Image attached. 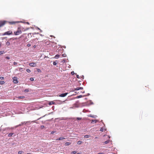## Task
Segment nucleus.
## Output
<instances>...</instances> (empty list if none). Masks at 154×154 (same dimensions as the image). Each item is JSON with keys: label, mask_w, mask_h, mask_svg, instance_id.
<instances>
[{"label": "nucleus", "mask_w": 154, "mask_h": 154, "mask_svg": "<svg viewBox=\"0 0 154 154\" xmlns=\"http://www.w3.org/2000/svg\"><path fill=\"white\" fill-rule=\"evenodd\" d=\"M7 22V21L5 20L0 21V28L3 26Z\"/></svg>", "instance_id": "f257e3e1"}, {"label": "nucleus", "mask_w": 154, "mask_h": 154, "mask_svg": "<svg viewBox=\"0 0 154 154\" xmlns=\"http://www.w3.org/2000/svg\"><path fill=\"white\" fill-rule=\"evenodd\" d=\"M22 33V32L20 28H18L17 31L14 32V34L15 35H17Z\"/></svg>", "instance_id": "f03ea898"}, {"label": "nucleus", "mask_w": 154, "mask_h": 154, "mask_svg": "<svg viewBox=\"0 0 154 154\" xmlns=\"http://www.w3.org/2000/svg\"><path fill=\"white\" fill-rule=\"evenodd\" d=\"M13 82L14 83L17 84L18 83V81L17 80V78L16 77H14L13 78Z\"/></svg>", "instance_id": "7ed1b4c3"}, {"label": "nucleus", "mask_w": 154, "mask_h": 154, "mask_svg": "<svg viewBox=\"0 0 154 154\" xmlns=\"http://www.w3.org/2000/svg\"><path fill=\"white\" fill-rule=\"evenodd\" d=\"M12 33V32L11 31H9L6 32H5L3 34V35H10Z\"/></svg>", "instance_id": "20e7f679"}, {"label": "nucleus", "mask_w": 154, "mask_h": 154, "mask_svg": "<svg viewBox=\"0 0 154 154\" xmlns=\"http://www.w3.org/2000/svg\"><path fill=\"white\" fill-rule=\"evenodd\" d=\"M29 65L30 66L33 67H36L37 66L36 63L33 62L29 63Z\"/></svg>", "instance_id": "39448f33"}, {"label": "nucleus", "mask_w": 154, "mask_h": 154, "mask_svg": "<svg viewBox=\"0 0 154 154\" xmlns=\"http://www.w3.org/2000/svg\"><path fill=\"white\" fill-rule=\"evenodd\" d=\"M68 93H66L64 94H60L59 95V96L60 97H65L67 94Z\"/></svg>", "instance_id": "423d86ee"}, {"label": "nucleus", "mask_w": 154, "mask_h": 154, "mask_svg": "<svg viewBox=\"0 0 154 154\" xmlns=\"http://www.w3.org/2000/svg\"><path fill=\"white\" fill-rule=\"evenodd\" d=\"M30 122V121H27V122H22L19 125V126H22L24 124H26V123H29Z\"/></svg>", "instance_id": "0eeeda50"}, {"label": "nucleus", "mask_w": 154, "mask_h": 154, "mask_svg": "<svg viewBox=\"0 0 154 154\" xmlns=\"http://www.w3.org/2000/svg\"><path fill=\"white\" fill-rule=\"evenodd\" d=\"M106 130V129L104 127H102L101 128L100 130V131H101L102 132H104Z\"/></svg>", "instance_id": "6e6552de"}, {"label": "nucleus", "mask_w": 154, "mask_h": 154, "mask_svg": "<svg viewBox=\"0 0 154 154\" xmlns=\"http://www.w3.org/2000/svg\"><path fill=\"white\" fill-rule=\"evenodd\" d=\"M83 88L82 87H77L76 88L74 89L75 90H79L80 89H83Z\"/></svg>", "instance_id": "1a4fd4ad"}, {"label": "nucleus", "mask_w": 154, "mask_h": 154, "mask_svg": "<svg viewBox=\"0 0 154 154\" xmlns=\"http://www.w3.org/2000/svg\"><path fill=\"white\" fill-rule=\"evenodd\" d=\"M55 104V103L53 101H51L49 103V105H51L52 104Z\"/></svg>", "instance_id": "9d476101"}, {"label": "nucleus", "mask_w": 154, "mask_h": 154, "mask_svg": "<svg viewBox=\"0 0 154 154\" xmlns=\"http://www.w3.org/2000/svg\"><path fill=\"white\" fill-rule=\"evenodd\" d=\"M16 23V22H9V23L10 24H11V25L14 24H15Z\"/></svg>", "instance_id": "9b49d317"}, {"label": "nucleus", "mask_w": 154, "mask_h": 154, "mask_svg": "<svg viewBox=\"0 0 154 154\" xmlns=\"http://www.w3.org/2000/svg\"><path fill=\"white\" fill-rule=\"evenodd\" d=\"M65 138L63 137H60L59 138L57 139L56 140H62L63 139H65Z\"/></svg>", "instance_id": "f8f14e48"}, {"label": "nucleus", "mask_w": 154, "mask_h": 154, "mask_svg": "<svg viewBox=\"0 0 154 154\" xmlns=\"http://www.w3.org/2000/svg\"><path fill=\"white\" fill-rule=\"evenodd\" d=\"M90 137V135H87L84 136V137L85 138H88Z\"/></svg>", "instance_id": "ddd939ff"}, {"label": "nucleus", "mask_w": 154, "mask_h": 154, "mask_svg": "<svg viewBox=\"0 0 154 154\" xmlns=\"http://www.w3.org/2000/svg\"><path fill=\"white\" fill-rule=\"evenodd\" d=\"M5 83V82L4 81H0V84L1 85H2L4 84Z\"/></svg>", "instance_id": "4468645a"}, {"label": "nucleus", "mask_w": 154, "mask_h": 154, "mask_svg": "<svg viewBox=\"0 0 154 154\" xmlns=\"http://www.w3.org/2000/svg\"><path fill=\"white\" fill-rule=\"evenodd\" d=\"M60 55L58 54L56 55L55 56V58L58 59Z\"/></svg>", "instance_id": "2eb2a0df"}, {"label": "nucleus", "mask_w": 154, "mask_h": 154, "mask_svg": "<svg viewBox=\"0 0 154 154\" xmlns=\"http://www.w3.org/2000/svg\"><path fill=\"white\" fill-rule=\"evenodd\" d=\"M57 61H56L53 62V64L54 65H56L57 63Z\"/></svg>", "instance_id": "dca6fc26"}, {"label": "nucleus", "mask_w": 154, "mask_h": 154, "mask_svg": "<svg viewBox=\"0 0 154 154\" xmlns=\"http://www.w3.org/2000/svg\"><path fill=\"white\" fill-rule=\"evenodd\" d=\"M70 144H71V143H70L69 142H66L65 143V145L66 146H69Z\"/></svg>", "instance_id": "f3484780"}, {"label": "nucleus", "mask_w": 154, "mask_h": 154, "mask_svg": "<svg viewBox=\"0 0 154 154\" xmlns=\"http://www.w3.org/2000/svg\"><path fill=\"white\" fill-rule=\"evenodd\" d=\"M29 91V90L28 89H26L24 90V92L25 93H27Z\"/></svg>", "instance_id": "a211bd4d"}, {"label": "nucleus", "mask_w": 154, "mask_h": 154, "mask_svg": "<svg viewBox=\"0 0 154 154\" xmlns=\"http://www.w3.org/2000/svg\"><path fill=\"white\" fill-rule=\"evenodd\" d=\"M109 140H107L105 141L104 143H105V144H107L109 142Z\"/></svg>", "instance_id": "6ab92c4d"}, {"label": "nucleus", "mask_w": 154, "mask_h": 154, "mask_svg": "<svg viewBox=\"0 0 154 154\" xmlns=\"http://www.w3.org/2000/svg\"><path fill=\"white\" fill-rule=\"evenodd\" d=\"M10 44V42L8 41L6 42V45L7 46H9Z\"/></svg>", "instance_id": "aec40b11"}, {"label": "nucleus", "mask_w": 154, "mask_h": 154, "mask_svg": "<svg viewBox=\"0 0 154 154\" xmlns=\"http://www.w3.org/2000/svg\"><path fill=\"white\" fill-rule=\"evenodd\" d=\"M26 70L28 72L30 73L31 72L30 70L29 69H27Z\"/></svg>", "instance_id": "412c9836"}, {"label": "nucleus", "mask_w": 154, "mask_h": 154, "mask_svg": "<svg viewBox=\"0 0 154 154\" xmlns=\"http://www.w3.org/2000/svg\"><path fill=\"white\" fill-rule=\"evenodd\" d=\"M82 142L81 141H79L77 142V144H80L82 143Z\"/></svg>", "instance_id": "4be33fe9"}, {"label": "nucleus", "mask_w": 154, "mask_h": 154, "mask_svg": "<svg viewBox=\"0 0 154 154\" xmlns=\"http://www.w3.org/2000/svg\"><path fill=\"white\" fill-rule=\"evenodd\" d=\"M4 53V51H0V55L3 54Z\"/></svg>", "instance_id": "5701e85b"}, {"label": "nucleus", "mask_w": 154, "mask_h": 154, "mask_svg": "<svg viewBox=\"0 0 154 154\" xmlns=\"http://www.w3.org/2000/svg\"><path fill=\"white\" fill-rule=\"evenodd\" d=\"M24 98V96H20V97H18V98L20 99V98Z\"/></svg>", "instance_id": "b1692460"}, {"label": "nucleus", "mask_w": 154, "mask_h": 154, "mask_svg": "<svg viewBox=\"0 0 154 154\" xmlns=\"http://www.w3.org/2000/svg\"><path fill=\"white\" fill-rule=\"evenodd\" d=\"M76 153L75 151H73L71 152V154H75Z\"/></svg>", "instance_id": "393cba45"}, {"label": "nucleus", "mask_w": 154, "mask_h": 154, "mask_svg": "<svg viewBox=\"0 0 154 154\" xmlns=\"http://www.w3.org/2000/svg\"><path fill=\"white\" fill-rule=\"evenodd\" d=\"M93 122L96 123V120H92L91 121V123H93Z\"/></svg>", "instance_id": "a878e982"}, {"label": "nucleus", "mask_w": 154, "mask_h": 154, "mask_svg": "<svg viewBox=\"0 0 154 154\" xmlns=\"http://www.w3.org/2000/svg\"><path fill=\"white\" fill-rule=\"evenodd\" d=\"M76 119L78 120H81L82 119L81 118H79V117H77L76 118Z\"/></svg>", "instance_id": "bb28decb"}, {"label": "nucleus", "mask_w": 154, "mask_h": 154, "mask_svg": "<svg viewBox=\"0 0 154 154\" xmlns=\"http://www.w3.org/2000/svg\"><path fill=\"white\" fill-rule=\"evenodd\" d=\"M41 128L42 129H43L45 128V126L44 125H42L41 126Z\"/></svg>", "instance_id": "cd10ccee"}, {"label": "nucleus", "mask_w": 154, "mask_h": 154, "mask_svg": "<svg viewBox=\"0 0 154 154\" xmlns=\"http://www.w3.org/2000/svg\"><path fill=\"white\" fill-rule=\"evenodd\" d=\"M23 152L22 151H20L18 152V154H21Z\"/></svg>", "instance_id": "c85d7f7f"}, {"label": "nucleus", "mask_w": 154, "mask_h": 154, "mask_svg": "<svg viewBox=\"0 0 154 154\" xmlns=\"http://www.w3.org/2000/svg\"><path fill=\"white\" fill-rule=\"evenodd\" d=\"M23 69L22 68H20L19 69L20 71H22Z\"/></svg>", "instance_id": "c756f323"}, {"label": "nucleus", "mask_w": 154, "mask_h": 154, "mask_svg": "<svg viewBox=\"0 0 154 154\" xmlns=\"http://www.w3.org/2000/svg\"><path fill=\"white\" fill-rule=\"evenodd\" d=\"M62 56L63 57H66V55L65 54H63L62 55Z\"/></svg>", "instance_id": "7c9ffc66"}, {"label": "nucleus", "mask_w": 154, "mask_h": 154, "mask_svg": "<svg viewBox=\"0 0 154 154\" xmlns=\"http://www.w3.org/2000/svg\"><path fill=\"white\" fill-rule=\"evenodd\" d=\"M0 79L1 80H3L4 79V77H0Z\"/></svg>", "instance_id": "2f4dec72"}, {"label": "nucleus", "mask_w": 154, "mask_h": 154, "mask_svg": "<svg viewBox=\"0 0 154 154\" xmlns=\"http://www.w3.org/2000/svg\"><path fill=\"white\" fill-rule=\"evenodd\" d=\"M30 80L32 81H34V79L33 78H30Z\"/></svg>", "instance_id": "473e14b6"}, {"label": "nucleus", "mask_w": 154, "mask_h": 154, "mask_svg": "<svg viewBox=\"0 0 154 154\" xmlns=\"http://www.w3.org/2000/svg\"><path fill=\"white\" fill-rule=\"evenodd\" d=\"M35 122V123H37V122H36V121H30V122Z\"/></svg>", "instance_id": "72a5a7b5"}, {"label": "nucleus", "mask_w": 154, "mask_h": 154, "mask_svg": "<svg viewBox=\"0 0 154 154\" xmlns=\"http://www.w3.org/2000/svg\"><path fill=\"white\" fill-rule=\"evenodd\" d=\"M14 65H17V62H14Z\"/></svg>", "instance_id": "f704fd0d"}, {"label": "nucleus", "mask_w": 154, "mask_h": 154, "mask_svg": "<svg viewBox=\"0 0 154 154\" xmlns=\"http://www.w3.org/2000/svg\"><path fill=\"white\" fill-rule=\"evenodd\" d=\"M6 59H8V60H9V59H10V57H6Z\"/></svg>", "instance_id": "c9c22d12"}, {"label": "nucleus", "mask_w": 154, "mask_h": 154, "mask_svg": "<svg viewBox=\"0 0 154 154\" xmlns=\"http://www.w3.org/2000/svg\"><path fill=\"white\" fill-rule=\"evenodd\" d=\"M31 46V45L29 44H28L27 45V46L28 47H29Z\"/></svg>", "instance_id": "e433bc0d"}, {"label": "nucleus", "mask_w": 154, "mask_h": 154, "mask_svg": "<svg viewBox=\"0 0 154 154\" xmlns=\"http://www.w3.org/2000/svg\"><path fill=\"white\" fill-rule=\"evenodd\" d=\"M54 133H55L54 131H52L51 133V134H53Z\"/></svg>", "instance_id": "4c0bfd02"}, {"label": "nucleus", "mask_w": 154, "mask_h": 154, "mask_svg": "<svg viewBox=\"0 0 154 154\" xmlns=\"http://www.w3.org/2000/svg\"><path fill=\"white\" fill-rule=\"evenodd\" d=\"M76 77H77L78 78H79V75H76Z\"/></svg>", "instance_id": "58836bf2"}, {"label": "nucleus", "mask_w": 154, "mask_h": 154, "mask_svg": "<svg viewBox=\"0 0 154 154\" xmlns=\"http://www.w3.org/2000/svg\"><path fill=\"white\" fill-rule=\"evenodd\" d=\"M71 73L73 75V74H74V72L73 71V72H71Z\"/></svg>", "instance_id": "ea45409f"}, {"label": "nucleus", "mask_w": 154, "mask_h": 154, "mask_svg": "<svg viewBox=\"0 0 154 154\" xmlns=\"http://www.w3.org/2000/svg\"><path fill=\"white\" fill-rule=\"evenodd\" d=\"M88 116L90 117H92V118L94 117V116H91V115L89 116Z\"/></svg>", "instance_id": "a19ab883"}, {"label": "nucleus", "mask_w": 154, "mask_h": 154, "mask_svg": "<svg viewBox=\"0 0 154 154\" xmlns=\"http://www.w3.org/2000/svg\"><path fill=\"white\" fill-rule=\"evenodd\" d=\"M103 152H100L97 153V154H103Z\"/></svg>", "instance_id": "79ce46f5"}, {"label": "nucleus", "mask_w": 154, "mask_h": 154, "mask_svg": "<svg viewBox=\"0 0 154 154\" xmlns=\"http://www.w3.org/2000/svg\"><path fill=\"white\" fill-rule=\"evenodd\" d=\"M82 97V95H79V96H78V98L81 97Z\"/></svg>", "instance_id": "37998d69"}, {"label": "nucleus", "mask_w": 154, "mask_h": 154, "mask_svg": "<svg viewBox=\"0 0 154 154\" xmlns=\"http://www.w3.org/2000/svg\"><path fill=\"white\" fill-rule=\"evenodd\" d=\"M37 71L38 72H40L41 70L40 69H37Z\"/></svg>", "instance_id": "c03bdc74"}, {"label": "nucleus", "mask_w": 154, "mask_h": 154, "mask_svg": "<svg viewBox=\"0 0 154 154\" xmlns=\"http://www.w3.org/2000/svg\"><path fill=\"white\" fill-rule=\"evenodd\" d=\"M19 126H19V125H18L16 126L15 127L16 128H17V127H19Z\"/></svg>", "instance_id": "a18cd8bd"}, {"label": "nucleus", "mask_w": 154, "mask_h": 154, "mask_svg": "<svg viewBox=\"0 0 154 154\" xmlns=\"http://www.w3.org/2000/svg\"><path fill=\"white\" fill-rule=\"evenodd\" d=\"M98 138V137H95V139H97Z\"/></svg>", "instance_id": "49530a36"}, {"label": "nucleus", "mask_w": 154, "mask_h": 154, "mask_svg": "<svg viewBox=\"0 0 154 154\" xmlns=\"http://www.w3.org/2000/svg\"><path fill=\"white\" fill-rule=\"evenodd\" d=\"M26 154H32V153H27Z\"/></svg>", "instance_id": "de8ad7c7"}, {"label": "nucleus", "mask_w": 154, "mask_h": 154, "mask_svg": "<svg viewBox=\"0 0 154 154\" xmlns=\"http://www.w3.org/2000/svg\"><path fill=\"white\" fill-rule=\"evenodd\" d=\"M77 154H81L80 153H77Z\"/></svg>", "instance_id": "09e8293b"}, {"label": "nucleus", "mask_w": 154, "mask_h": 154, "mask_svg": "<svg viewBox=\"0 0 154 154\" xmlns=\"http://www.w3.org/2000/svg\"><path fill=\"white\" fill-rule=\"evenodd\" d=\"M35 47H36L35 45L34 46V48H35Z\"/></svg>", "instance_id": "8fccbe9b"}, {"label": "nucleus", "mask_w": 154, "mask_h": 154, "mask_svg": "<svg viewBox=\"0 0 154 154\" xmlns=\"http://www.w3.org/2000/svg\"><path fill=\"white\" fill-rule=\"evenodd\" d=\"M1 43H0V47H1Z\"/></svg>", "instance_id": "3c124183"}, {"label": "nucleus", "mask_w": 154, "mask_h": 154, "mask_svg": "<svg viewBox=\"0 0 154 154\" xmlns=\"http://www.w3.org/2000/svg\"><path fill=\"white\" fill-rule=\"evenodd\" d=\"M27 23V24H29V23H28V22Z\"/></svg>", "instance_id": "603ef678"}]
</instances>
